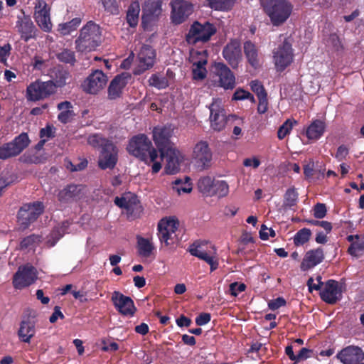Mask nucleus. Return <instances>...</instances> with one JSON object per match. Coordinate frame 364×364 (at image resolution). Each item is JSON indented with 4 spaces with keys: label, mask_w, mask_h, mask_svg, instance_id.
<instances>
[{
    "label": "nucleus",
    "mask_w": 364,
    "mask_h": 364,
    "mask_svg": "<svg viewBox=\"0 0 364 364\" xmlns=\"http://www.w3.org/2000/svg\"><path fill=\"white\" fill-rule=\"evenodd\" d=\"M264 14L272 26H279L290 17L293 5L289 0H259Z\"/></svg>",
    "instance_id": "f257e3e1"
},
{
    "label": "nucleus",
    "mask_w": 364,
    "mask_h": 364,
    "mask_svg": "<svg viewBox=\"0 0 364 364\" xmlns=\"http://www.w3.org/2000/svg\"><path fill=\"white\" fill-rule=\"evenodd\" d=\"M60 78L54 82L51 80L43 82L36 80L31 83L26 89L27 99L31 101L41 100L54 94L57 87H62L66 83L68 74L66 72L60 73Z\"/></svg>",
    "instance_id": "f03ea898"
},
{
    "label": "nucleus",
    "mask_w": 364,
    "mask_h": 364,
    "mask_svg": "<svg viewBox=\"0 0 364 364\" xmlns=\"http://www.w3.org/2000/svg\"><path fill=\"white\" fill-rule=\"evenodd\" d=\"M100 27L93 21L87 23L80 30L75 41L76 49L80 52H90L95 50L101 43Z\"/></svg>",
    "instance_id": "7ed1b4c3"
},
{
    "label": "nucleus",
    "mask_w": 364,
    "mask_h": 364,
    "mask_svg": "<svg viewBox=\"0 0 364 364\" xmlns=\"http://www.w3.org/2000/svg\"><path fill=\"white\" fill-rule=\"evenodd\" d=\"M129 153L149 164L158 158L157 151L152 146L151 141L144 134H139L132 138L127 146Z\"/></svg>",
    "instance_id": "20e7f679"
},
{
    "label": "nucleus",
    "mask_w": 364,
    "mask_h": 364,
    "mask_svg": "<svg viewBox=\"0 0 364 364\" xmlns=\"http://www.w3.org/2000/svg\"><path fill=\"white\" fill-rule=\"evenodd\" d=\"M205 241L196 242L189 248L190 253L206 262L210 267V271L213 272L218 267V259L217 257V250L214 245H208Z\"/></svg>",
    "instance_id": "39448f33"
},
{
    "label": "nucleus",
    "mask_w": 364,
    "mask_h": 364,
    "mask_svg": "<svg viewBox=\"0 0 364 364\" xmlns=\"http://www.w3.org/2000/svg\"><path fill=\"white\" fill-rule=\"evenodd\" d=\"M43 210L44 205L39 201L23 204L17 214L18 222L21 228H28L43 213Z\"/></svg>",
    "instance_id": "423d86ee"
},
{
    "label": "nucleus",
    "mask_w": 364,
    "mask_h": 364,
    "mask_svg": "<svg viewBox=\"0 0 364 364\" xmlns=\"http://www.w3.org/2000/svg\"><path fill=\"white\" fill-rule=\"evenodd\" d=\"M216 33L215 26L209 23H201L195 21L186 35V41L189 44H196L198 42H206Z\"/></svg>",
    "instance_id": "0eeeda50"
},
{
    "label": "nucleus",
    "mask_w": 364,
    "mask_h": 364,
    "mask_svg": "<svg viewBox=\"0 0 364 364\" xmlns=\"http://www.w3.org/2000/svg\"><path fill=\"white\" fill-rule=\"evenodd\" d=\"M212 159L213 153L206 141H200L194 146L192 163L197 170L202 171L210 168Z\"/></svg>",
    "instance_id": "6e6552de"
},
{
    "label": "nucleus",
    "mask_w": 364,
    "mask_h": 364,
    "mask_svg": "<svg viewBox=\"0 0 364 364\" xmlns=\"http://www.w3.org/2000/svg\"><path fill=\"white\" fill-rule=\"evenodd\" d=\"M178 225V220L174 218L161 219L158 224V236L161 242L166 246L174 244L177 240L176 232Z\"/></svg>",
    "instance_id": "1a4fd4ad"
},
{
    "label": "nucleus",
    "mask_w": 364,
    "mask_h": 364,
    "mask_svg": "<svg viewBox=\"0 0 364 364\" xmlns=\"http://www.w3.org/2000/svg\"><path fill=\"white\" fill-rule=\"evenodd\" d=\"M30 144L26 133H21L14 139L0 147V159H6L20 154Z\"/></svg>",
    "instance_id": "9d476101"
},
{
    "label": "nucleus",
    "mask_w": 364,
    "mask_h": 364,
    "mask_svg": "<svg viewBox=\"0 0 364 364\" xmlns=\"http://www.w3.org/2000/svg\"><path fill=\"white\" fill-rule=\"evenodd\" d=\"M209 109L210 127L217 132L222 131L225 129L228 122V116L222 105V101L219 99H214L210 105Z\"/></svg>",
    "instance_id": "9b49d317"
},
{
    "label": "nucleus",
    "mask_w": 364,
    "mask_h": 364,
    "mask_svg": "<svg viewBox=\"0 0 364 364\" xmlns=\"http://www.w3.org/2000/svg\"><path fill=\"white\" fill-rule=\"evenodd\" d=\"M272 53L274 65L279 71L284 70L293 60L291 46L287 40L274 48Z\"/></svg>",
    "instance_id": "f8f14e48"
},
{
    "label": "nucleus",
    "mask_w": 364,
    "mask_h": 364,
    "mask_svg": "<svg viewBox=\"0 0 364 364\" xmlns=\"http://www.w3.org/2000/svg\"><path fill=\"white\" fill-rule=\"evenodd\" d=\"M213 73L217 77L215 82L218 86L225 90H232L235 87V77L223 63H215Z\"/></svg>",
    "instance_id": "ddd939ff"
},
{
    "label": "nucleus",
    "mask_w": 364,
    "mask_h": 364,
    "mask_svg": "<svg viewBox=\"0 0 364 364\" xmlns=\"http://www.w3.org/2000/svg\"><path fill=\"white\" fill-rule=\"evenodd\" d=\"M107 80V75L102 70H96L84 80L82 87L87 93L95 95L105 87Z\"/></svg>",
    "instance_id": "4468645a"
},
{
    "label": "nucleus",
    "mask_w": 364,
    "mask_h": 364,
    "mask_svg": "<svg viewBox=\"0 0 364 364\" xmlns=\"http://www.w3.org/2000/svg\"><path fill=\"white\" fill-rule=\"evenodd\" d=\"M37 279L36 268L30 265L20 267L13 278V285L16 289H23L32 284Z\"/></svg>",
    "instance_id": "2eb2a0df"
},
{
    "label": "nucleus",
    "mask_w": 364,
    "mask_h": 364,
    "mask_svg": "<svg viewBox=\"0 0 364 364\" xmlns=\"http://www.w3.org/2000/svg\"><path fill=\"white\" fill-rule=\"evenodd\" d=\"M34 18L38 26L45 32H50L53 24L50 17V8L44 0H36Z\"/></svg>",
    "instance_id": "dca6fc26"
},
{
    "label": "nucleus",
    "mask_w": 364,
    "mask_h": 364,
    "mask_svg": "<svg viewBox=\"0 0 364 364\" xmlns=\"http://www.w3.org/2000/svg\"><path fill=\"white\" fill-rule=\"evenodd\" d=\"M137 59L139 64L137 68L134 70V74L140 75L154 66L156 51L150 46L143 45L137 54Z\"/></svg>",
    "instance_id": "f3484780"
},
{
    "label": "nucleus",
    "mask_w": 364,
    "mask_h": 364,
    "mask_svg": "<svg viewBox=\"0 0 364 364\" xmlns=\"http://www.w3.org/2000/svg\"><path fill=\"white\" fill-rule=\"evenodd\" d=\"M343 286L335 280L327 281L320 292L321 298L329 304H334L342 298Z\"/></svg>",
    "instance_id": "a211bd4d"
},
{
    "label": "nucleus",
    "mask_w": 364,
    "mask_h": 364,
    "mask_svg": "<svg viewBox=\"0 0 364 364\" xmlns=\"http://www.w3.org/2000/svg\"><path fill=\"white\" fill-rule=\"evenodd\" d=\"M336 358L343 364H358L364 360V351L358 346H348L339 351Z\"/></svg>",
    "instance_id": "6ab92c4d"
},
{
    "label": "nucleus",
    "mask_w": 364,
    "mask_h": 364,
    "mask_svg": "<svg viewBox=\"0 0 364 364\" xmlns=\"http://www.w3.org/2000/svg\"><path fill=\"white\" fill-rule=\"evenodd\" d=\"M171 5V18L176 24L183 23L193 12L192 5L183 0H173Z\"/></svg>",
    "instance_id": "aec40b11"
},
{
    "label": "nucleus",
    "mask_w": 364,
    "mask_h": 364,
    "mask_svg": "<svg viewBox=\"0 0 364 364\" xmlns=\"http://www.w3.org/2000/svg\"><path fill=\"white\" fill-rule=\"evenodd\" d=\"M112 301L117 310L124 316H132L135 311L133 300L124 296L119 291H114L112 296Z\"/></svg>",
    "instance_id": "412c9836"
},
{
    "label": "nucleus",
    "mask_w": 364,
    "mask_h": 364,
    "mask_svg": "<svg viewBox=\"0 0 364 364\" xmlns=\"http://www.w3.org/2000/svg\"><path fill=\"white\" fill-rule=\"evenodd\" d=\"M131 79V75L128 73H123L117 75L110 82L107 89V97L110 100H115L122 97L123 90Z\"/></svg>",
    "instance_id": "4be33fe9"
},
{
    "label": "nucleus",
    "mask_w": 364,
    "mask_h": 364,
    "mask_svg": "<svg viewBox=\"0 0 364 364\" xmlns=\"http://www.w3.org/2000/svg\"><path fill=\"white\" fill-rule=\"evenodd\" d=\"M85 196V188L82 185H68L58 194V200L61 203H69L76 202Z\"/></svg>",
    "instance_id": "5701e85b"
},
{
    "label": "nucleus",
    "mask_w": 364,
    "mask_h": 364,
    "mask_svg": "<svg viewBox=\"0 0 364 364\" xmlns=\"http://www.w3.org/2000/svg\"><path fill=\"white\" fill-rule=\"evenodd\" d=\"M193 60V77L194 80H203L206 77L207 70L205 65L207 64V52L193 51L191 53Z\"/></svg>",
    "instance_id": "b1692460"
},
{
    "label": "nucleus",
    "mask_w": 364,
    "mask_h": 364,
    "mask_svg": "<svg viewBox=\"0 0 364 364\" xmlns=\"http://www.w3.org/2000/svg\"><path fill=\"white\" fill-rule=\"evenodd\" d=\"M171 135L172 129L171 127H155L153 130V139L162 156L165 154V151L168 148H171L169 141Z\"/></svg>",
    "instance_id": "393cba45"
},
{
    "label": "nucleus",
    "mask_w": 364,
    "mask_h": 364,
    "mask_svg": "<svg viewBox=\"0 0 364 364\" xmlns=\"http://www.w3.org/2000/svg\"><path fill=\"white\" fill-rule=\"evenodd\" d=\"M16 28L21 34V38L26 42L36 37L37 29L28 16L25 15L18 16Z\"/></svg>",
    "instance_id": "a878e982"
},
{
    "label": "nucleus",
    "mask_w": 364,
    "mask_h": 364,
    "mask_svg": "<svg viewBox=\"0 0 364 364\" xmlns=\"http://www.w3.org/2000/svg\"><path fill=\"white\" fill-rule=\"evenodd\" d=\"M117 161V150L112 144H107L99 157V166L102 169L113 168Z\"/></svg>",
    "instance_id": "bb28decb"
},
{
    "label": "nucleus",
    "mask_w": 364,
    "mask_h": 364,
    "mask_svg": "<svg viewBox=\"0 0 364 364\" xmlns=\"http://www.w3.org/2000/svg\"><path fill=\"white\" fill-rule=\"evenodd\" d=\"M223 55L233 68H236L242 57L239 41L233 40L228 43L223 48Z\"/></svg>",
    "instance_id": "cd10ccee"
},
{
    "label": "nucleus",
    "mask_w": 364,
    "mask_h": 364,
    "mask_svg": "<svg viewBox=\"0 0 364 364\" xmlns=\"http://www.w3.org/2000/svg\"><path fill=\"white\" fill-rule=\"evenodd\" d=\"M324 259V252L323 248L318 247L316 249L309 250L306 252L305 256L301 264V269L303 271L308 270L314 267Z\"/></svg>",
    "instance_id": "c85d7f7f"
},
{
    "label": "nucleus",
    "mask_w": 364,
    "mask_h": 364,
    "mask_svg": "<svg viewBox=\"0 0 364 364\" xmlns=\"http://www.w3.org/2000/svg\"><path fill=\"white\" fill-rule=\"evenodd\" d=\"M116 205L127 210V213L131 216L136 215L141 211V205L135 196H123L114 198Z\"/></svg>",
    "instance_id": "c756f323"
},
{
    "label": "nucleus",
    "mask_w": 364,
    "mask_h": 364,
    "mask_svg": "<svg viewBox=\"0 0 364 364\" xmlns=\"http://www.w3.org/2000/svg\"><path fill=\"white\" fill-rule=\"evenodd\" d=\"M179 152L173 148H168L165 151V154L161 158H165L166 164L165 166V171L168 174H174L180 170Z\"/></svg>",
    "instance_id": "7c9ffc66"
},
{
    "label": "nucleus",
    "mask_w": 364,
    "mask_h": 364,
    "mask_svg": "<svg viewBox=\"0 0 364 364\" xmlns=\"http://www.w3.org/2000/svg\"><path fill=\"white\" fill-rule=\"evenodd\" d=\"M36 333L35 324L30 320L22 321L18 331V335L21 341L24 343H30L31 339L34 336Z\"/></svg>",
    "instance_id": "2f4dec72"
},
{
    "label": "nucleus",
    "mask_w": 364,
    "mask_h": 364,
    "mask_svg": "<svg viewBox=\"0 0 364 364\" xmlns=\"http://www.w3.org/2000/svg\"><path fill=\"white\" fill-rule=\"evenodd\" d=\"M155 250V247L152 242L147 238L137 237V251L140 257H150Z\"/></svg>",
    "instance_id": "473e14b6"
},
{
    "label": "nucleus",
    "mask_w": 364,
    "mask_h": 364,
    "mask_svg": "<svg viewBox=\"0 0 364 364\" xmlns=\"http://www.w3.org/2000/svg\"><path fill=\"white\" fill-rule=\"evenodd\" d=\"M244 52L248 63L257 68L259 63L258 50L256 46L251 41H247L244 44Z\"/></svg>",
    "instance_id": "72a5a7b5"
},
{
    "label": "nucleus",
    "mask_w": 364,
    "mask_h": 364,
    "mask_svg": "<svg viewBox=\"0 0 364 364\" xmlns=\"http://www.w3.org/2000/svg\"><path fill=\"white\" fill-rule=\"evenodd\" d=\"M325 123L321 120L314 121L306 129V136L309 139H319L325 131Z\"/></svg>",
    "instance_id": "f704fd0d"
},
{
    "label": "nucleus",
    "mask_w": 364,
    "mask_h": 364,
    "mask_svg": "<svg viewBox=\"0 0 364 364\" xmlns=\"http://www.w3.org/2000/svg\"><path fill=\"white\" fill-rule=\"evenodd\" d=\"M215 181L210 176H204L198 182L199 191L206 196H213V188Z\"/></svg>",
    "instance_id": "c9c22d12"
},
{
    "label": "nucleus",
    "mask_w": 364,
    "mask_h": 364,
    "mask_svg": "<svg viewBox=\"0 0 364 364\" xmlns=\"http://www.w3.org/2000/svg\"><path fill=\"white\" fill-rule=\"evenodd\" d=\"M139 11L140 8L137 2H133L129 6L127 14V21L131 27H134L137 25Z\"/></svg>",
    "instance_id": "e433bc0d"
},
{
    "label": "nucleus",
    "mask_w": 364,
    "mask_h": 364,
    "mask_svg": "<svg viewBox=\"0 0 364 364\" xmlns=\"http://www.w3.org/2000/svg\"><path fill=\"white\" fill-rule=\"evenodd\" d=\"M68 227L67 223H63L61 226L56 227L50 234L46 242L48 247H50L55 245L57 241L65 233V229Z\"/></svg>",
    "instance_id": "4c0bfd02"
},
{
    "label": "nucleus",
    "mask_w": 364,
    "mask_h": 364,
    "mask_svg": "<svg viewBox=\"0 0 364 364\" xmlns=\"http://www.w3.org/2000/svg\"><path fill=\"white\" fill-rule=\"evenodd\" d=\"M173 189L179 195L183 193H188L192 191V184L190 183L188 177L185 178V181L182 179H176L173 182Z\"/></svg>",
    "instance_id": "58836bf2"
},
{
    "label": "nucleus",
    "mask_w": 364,
    "mask_h": 364,
    "mask_svg": "<svg viewBox=\"0 0 364 364\" xmlns=\"http://www.w3.org/2000/svg\"><path fill=\"white\" fill-rule=\"evenodd\" d=\"M229 193V186L226 181L223 180H215L213 188V196L225 197Z\"/></svg>",
    "instance_id": "ea45409f"
},
{
    "label": "nucleus",
    "mask_w": 364,
    "mask_h": 364,
    "mask_svg": "<svg viewBox=\"0 0 364 364\" xmlns=\"http://www.w3.org/2000/svg\"><path fill=\"white\" fill-rule=\"evenodd\" d=\"M80 22L81 19L80 18H75L69 22L60 24L58 31L63 35H68L77 28Z\"/></svg>",
    "instance_id": "a19ab883"
},
{
    "label": "nucleus",
    "mask_w": 364,
    "mask_h": 364,
    "mask_svg": "<svg viewBox=\"0 0 364 364\" xmlns=\"http://www.w3.org/2000/svg\"><path fill=\"white\" fill-rule=\"evenodd\" d=\"M42 241V237L39 235H31L22 240L20 243L21 249L33 248Z\"/></svg>",
    "instance_id": "79ce46f5"
},
{
    "label": "nucleus",
    "mask_w": 364,
    "mask_h": 364,
    "mask_svg": "<svg viewBox=\"0 0 364 364\" xmlns=\"http://www.w3.org/2000/svg\"><path fill=\"white\" fill-rule=\"evenodd\" d=\"M234 0H208L211 9L220 11H228L232 8Z\"/></svg>",
    "instance_id": "37998d69"
},
{
    "label": "nucleus",
    "mask_w": 364,
    "mask_h": 364,
    "mask_svg": "<svg viewBox=\"0 0 364 364\" xmlns=\"http://www.w3.org/2000/svg\"><path fill=\"white\" fill-rule=\"evenodd\" d=\"M311 235V231L308 228H302L299 230L294 237V243L296 246L302 245L307 242Z\"/></svg>",
    "instance_id": "c03bdc74"
},
{
    "label": "nucleus",
    "mask_w": 364,
    "mask_h": 364,
    "mask_svg": "<svg viewBox=\"0 0 364 364\" xmlns=\"http://www.w3.org/2000/svg\"><path fill=\"white\" fill-rule=\"evenodd\" d=\"M150 86L156 87L157 89H164L168 87V82L165 77L159 74H153L148 80Z\"/></svg>",
    "instance_id": "a18cd8bd"
},
{
    "label": "nucleus",
    "mask_w": 364,
    "mask_h": 364,
    "mask_svg": "<svg viewBox=\"0 0 364 364\" xmlns=\"http://www.w3.org/2000/svg\"><path fill=\"white\" fill-rule=\"evenodd\" d=\"M87 143L93 147H102V149L107 144H112L111 141L102 136L99 134H92L88 136Z\"/></svg>",
    "instance_id": "49530a36"
},
{
    "label": "nucleus",
    "mask_w": 364,
    "mask_h": 364,
    "mask_svg": "<svg viewBox=\"0 0 364 364\" xmlns=\"http://www.w3.org/2000/svg\"><path fill=\"white\" fill-rule=\"evenodd\" d=\"M298 200V193L294 188L287 189L284 195V205L291 208L296 205Z\"/></svg>",
    "instance_id": "de8ad7c7"
},
{
    "label": "nucleus",
    "mask_w": 364,
    "mask_h": 364,
    "mask_svg": "<svg viewBox=\"0 0 364 364\" xmlns=\"http://www.w3.org/2000/svg\"><path fill=\"white\" fill-rule=\"evenodd\" d=\"M296 124L295 120L287 119L285 122L279 128L277 132V136L279 139H283L287 135H288L293 128L294 124Z\"/></svg>",
    "instance_id": "09e8293b"
},
{
    "label": "nucleus",
    "mask_w": 364,
    "mask_h": 364,
    "mask_svg": "<svg viewBox=\"0 0 364 364\" xmlns=\"http://www.w3.org/2000/svg\"><path fill=\"white\" fill-rule=\"evenodd\" d=\"M348 252L354 257H358L359 254L364 252V240L353 242L348 247Z\"/></svg>",
    "instance_id": "8fccbe9b"
},
{
    "label": "nucleus",
    "mask_w": 364,
    "mask_h": 364,
    "mask_svg": "<svg viewBox=\"0 0 364 364\" xmlns=\"http://www.w3.org/2000/svg\"><path fill=\"white\" fill-rule=\"evenodd\" d=\"M58 58L62 62L71 64L75 60L74 52L70 50H63L58 54Z\"/></svg>",
    "instance_id": "3c124183"
},
{
    "label": "nucleus",
    "mask_w": 364,
    "mask_h": 364,
    "mask_svg": "<svg viewBox=\"0 0 364 364\" xmlns=\"http://www.w3.org/2000/svg\"><path fill=\"white\" fill-rule=\"evenodd\" d=\"M245 99H248L252 102H255L254 96L250 92L242 89L237 90L232 96L233 100H242Z\"/></svg>",
    "instance_id": "603ef678"
},
{
    "label": "nucleus",
    "mask_w": 364,
    "mask_h": 364,
    "mask_svg": "<svg viewBox=\"0 0 364 364\" xmlns=\"http://www.w3.org/2000/svg\"><path fill=\"white\" fill-rule=\"evenodd\" d=\"M54 127L50 125H47L45 128L41 129L40 137L44 139L41 141L42 144H43L48 139L54 136Z\"/></svg>",
    "instance_id": "864d4df0"
},
{
    "label": "nucleus",
    "mask_w": 364,
    "mask_h": 364,
    "mask_svg": "<svg viewBox=\"0 0 364 364\" xmlns=\"http://www.w3.org/2000/svg\"><path fill=\"white\" fill-rule=\"evenodd\" d=\"M102 344V350L105 352H114L119 349L117 343L110 341L109 339L103 338L101 340Z\"/></svg>",
    "instance_id": "5fc2aeb1"
},
{
    "label": "nucleus",
    "mask_w": 364,
    "mask_h": 364,
    "mask_svg": "<svg viewBox=\"0 0 364 364\" xmlns=\"http://www.w3.org/2000/svg\"><path fill=\"white\" fill-rule=\"evenodd\" d=\"M250 87L252 90L257 94L258 97L267 95L263 85L258 80L252 81L250 82Z\"/></svg>",
    "instance_id": "6e6d98bb"
},
{
    "label": "nucleus",
    "mask_w": 364,
    "mask_h": 364,
    "mask_svg": "<svg viewBox=\"0 0 364 364\" xmlns=\"http://www.w3.org/2000/svg\"><path fill=\"white\" fill-rule=\"evenodd\" d=\"M326 207L325 205V204L323 203H317L315 206H314V216L316 218H318V219H321L323 218H324L326 215Z\"/></svg>",
    "instance_id": "4d7b16f0"
},
{
    "label": "nucleus",
    "mask_w": 364,
    "mask_h": 364,
    "mask_svg": "<svg viewBox=\"0 0 364 364\" xmlns=\"http://www.w3.org/2000/svg\"><path fill=\"white\" fill-rule=\"evenodd\" d=\"M328 42V44L331 45L336 51H339L343 49L341 41L338 36L336 34L331 35Z\"/></svg>",
    "instance_id": "13d9d810"
},
{
    "label": "nucleus",
    "mask_w": 364,
    "mask_h": 364,
    "mask_svg": "<svg viewBox=\"0 0 364 364\" xmlns=\"http://www.w3.org/2000/svg\"><path fill=\"white\" fill-rule=\"evenodd\" d=\"M245 289L246 285L243 283L234 282L230 285V294L234 296H237L239 293L244 291Z\"/></svg>",
    "instance_id": "bf43d9fd"
},
{
    "label": "nucleus",
    "mask_w": 364,
    "mask_h": 364,
    "mask_svg": "<svg viewBox=\"0 0 364 364\" xmlns=\"http://www.w3.org/2000/svg\"><path fill=\"white\" fill-rule=\"evenodd\" d=\"M105 10L111 14L117 13V6L116 0H101Z\"/></svg>",
    "instance_id": "052dcab7"
},
{
    "label": "nucleus",
    "mask_w": 364,
    "mask_h": 364,
    "mask_svg": "<svg viewBox=\"0 0 364 364\" xmlns=\"http://www.w3.org/2000/svg\"><path fill=\"white\" fill-rule=\"evenodd\" d=\"M269 235L272 237H274L276 234L274 230L268 228L265 225H262L259 231L260 238L263 240H266L269 238Z\"/></svg>",
    "instance_id": "680f3d73"
},
{
    "label": "nucleus",
    "mask_w": 364,
    "mask_h": 364,
    "mask_svg": "<svg viewBox=\"0 0 364 364\" xmlns=\"http://www.w3.org/2000/svg\"><path fill=\"white\" fill-rule=\"evenodd\" d=\"M311 353V350L306 348H302L300 350L299 353L296 355V360L294 364H296L299 362L306 360L308 358L310 357Z\"/></svg>",
    "instance_id": "e2e57ef3"
},
{
    "label": "nucleus",
    "mask_w": 364,
    "mask_h": 364,
    "mask_svg": "<svg viewBox=\"0 0 364 364\" xmlns=\"http://www.w3.org/2000/svg\"><path fill=\"white\" fill-rule=\"evenodd\" d=\"M11 47L10 44H6L3 46H0V62L6 63L7 60V57L10 54V50Z\"/></svg>",
    "instance_id": "0e129e2a"
},
{
    "label": "nucleus",
    "mask_w": 364,
    "mask_h": 364,
    "mask_svg": "<svg viewBox=\"0 0 364 364\" xmlns=\"http://www.w3.org/2000/svg\"><path fill=\"white\" fill-rule=\"evenodd\" d=\"M286 304V301L282 298L278 297L276 299L271 300L268 303V306L272 310H276Z\"/></svg>",
    "instance_id": "69168bd1"
},
{
    "label": "nucleus",
    "mask_w": 364,
    "mask_h": 364,
    "mask_svg": "<svg viewBox=\"0 0 364 364\" xmlns=\"http://www.w3.org/2000/svg\"><path fill=\"white\" fill-rule=\"evenodd\" d=\"M259 104L257 107V111L260 114H264L267 110L268 102L267 99V95L262 97H259Z\"/></svg>",
    "instance_id": "338daca9"
},
{
    "label": "nucleus",
    "mask_w": 364,
    "mask_h": 364,
    "mask_svg": "<svg viewBox=\"0 0 364 364\" xmlns=\"http://www.w3.org/2000/svg\"><path fill=\"white\" fill-rule=\"evenodd\" d=\"M21 160L28 164H38L40 159L36 155H31L29 153L24 154L21 157Z\"/></svg>",
    "instance_id": "774afa93"
}]
</instances>
